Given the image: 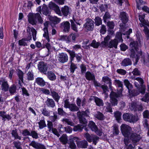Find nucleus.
Returning <instances> with one entry per match:
<instances>
[{"label": "nucleus", "instance_id": "f257e3e1", "mask_svg": "<svg viewBox=\"0 0 149 149\" xmlns=\"http://www.w3.org/2000/svg\"><path fill=\"white\" fill-rule=\"evenodd\" d=\"M111 37L107 35L104 38V40L101 42V45L104 48L107 47L110 48L113 47L116 48L118 45V42H122V34L120 32H117L115 38L110 41Z\"/></svg>", "mask_w": 149, "mask_h": 149}, {"label": "nucleus", "instance_id": "f03ea898", "mask_svg": "<svg viewBox=\"0 0 149 149\" xmlns=\"http://www.w3.org/2000/svg\"><path fill=\"white\" fill-rule=\"evenodd\" d=\"M114 85L116 87L120 88L119 90L117 89V93L112 91L110 94V102L112 106L117 105L118 103L117 98L121 97L122 95V92L123 90V82L119 80L115 79L113 82Z\"/></svg>", "mask_w": 149, "mask_h": 149}, {"label": "nucleus", "instance_id": "7ed1b4c3", "mask_svg": "<svg viewBox=\"0 0 149 149\" xmlns=\"http://www.w3.org/2000/svg\"><path fill=\"white\" fill-rule=\"evenodd\" d=\"M120 128L123 136L125 137L129 138L134 143L139 141L141 138L140 135L132 133V128L128 125L123 124L121 126Z\"/></svg>", "mask_w": 149, "mask_h": 149}, {"label": "nucleus", "instance_id": "20e7f679", "mask_svg": "<svg viewBox=\"0 0 149 149\" xmlns=\"http://www.w3.org/2000/svg\"><path fill=\"white\" fill-rule=\"evenodd\" d=\"M120 17L123 23L120 24V31L122 32L125 31L126 30L125 24L128 20V16L125 12H123L120 13Z\"/></svg>", "mask_w": 149, "mask_h": 149}, {"label": "nucleus", "instance_id": "39448f33", "mask_svg": "<svg viewBox=\"0 0 149 149\" xmlns=\"http://www.w3.org/2000/svg\"><path fill=\"white\" fill-rule=\"evenodd\" d=\"M90 113L89 109H86L85 111H78L77 112V115L78 117L80 123L85 125H87V122L86 120L84 118L85 116H88Z\"/></svg>", "mask_w": 149, "mask_h": 149}, {"label": "nucleus", "instance_id": "423d86ee", "mask_svg": "<svg viewBox=\"0 0 149 149\" xmlns=\"http://www.w3.org/2000/svg\"><path fill=\"white\" fill-rule=\"evenodd\" d=\"M123 117L124 120L130 123H135L139 120L138 116L134 115L130 113L124 114Z\"/></svg>", "mask_w": 149, "mask_h": 149}, {"label": "nucleus", "instance_id": "0eeeda50", "mask_svg": "<svg viewBox=\"0 0 149 149\" xmlns=\"http://www.w3.org/2000/svg\"><path fill=\"white\" fill-rule=\"evenodd\" d=\"M66 51L69 53L70 55V60H71V59H72L73 61L74 58L75 57L78 62H79L81 61L82 58V56L81 54H76L74 51L68 49L66 50Z\"/></svg>", "mask_w": 149, "mask_h": 149}, {"label": "nucleus", "instance_id": "6e6552de", "mask_svg": "<svg viewBox=\"0 0 149 149\" xmlns=\"http://www.w3.org/2000/svg\"><path fill=\"white\" fill-rule=\"evenodd\" d=\"M88 127L93 131H94L98 135L101 136L102 132L101 130L98 129L95 123L93 121H90L88 124Z\"/></svg>", "mask_w": 149, "mask_h": 149}, {"label": "nucleus", "instance_id": "1a4fd4ad", "mask_svg": "<svg viewBox=\"0 0 149 149\" xmlns=\"http://www.w3.org/2000/svg\"><path fill=\"white\" fill-rule=\"evenodd\" d=\"M86 23L84 26L86 29L89 31L93 30L94 27V22L91 19L88 18L86 19Z\"/></svg>", "mask_w": 149, "mask_h": 149}, {"label": "nucleus", "instance_id": "9d476101", "mask_svg": "<svg viewBox=\"0 0 149 149\" xmlns=\"http://www.w3.org/2000/svg\"><path fill=\"white\" fill-rule=\"evenodd\" d=\"M78 138L76 137H74L72 136H70L68 140V143L69 145V147L71 149H75L76 148V144L74 143V141H77Z\"/></svg>", "mask_w": 149, "mask_h": 149}, {"label": "nucleus", "instance_id": "9b49d317", "mask_svg": "<svg viewBox=\"0 0 149 149\" xmlns=\"http://www.w3.org/2000/svg\"><path fill=\"white\" fill-rule=\"evenodd\" d=\"M49 7L50 9L54 10L55 12L60 16H62L59 7L55 3L50 2L49 4Z\"/></svg>", "mask_w": 149, "mask_h": 149}, {"label": "nucleus", "instance_id": "f8f14e48", "mask_svg": "<svg viewBox=\"0 0 149 149\" xmlns=\"http://www.w3.org/2000/svg\"><path fill=\"white\" fill-rule=\"evenodd\" d=\"M57 58L58 61L60 63H63L67 62L68 59L67 54L63 52L59 53Z\"/></svg>", "mask_w": 149, "mask_h": 149}, {"label": "nucleus", "instance_id": "ddd939ff", "mask_svg": "<svg viewBox=\"0 0 149 149\" xmlns=\"http://www.w3.org/2000/svg\"><path fill=\"white\" fill-rule=\"evenodd\" d=\"M0 85H1V88L2 90L4 91H8L9 88V85L7 81L4 78L0 79Z\"/></svg>", "mask_w": 149, "mask_h": 149}, {"label": "nucleus", "instance_id": "4468645a", "mask_svg": "<svg viewBox=\"0 0 149 149\" xmlns=\"http://www.w3.org/2000/svg\"><path fill=\"white\" fill-rule=\"evenodd\" d=\"M48 25V23L47 22H46L44 23V25L45 27L43 29L44 31V33L43 34V36L48 42H49L50 41V39L49 36L48 30L47 28Z\"/></svg>", "mask_w": 149, "mask_h": 149}, {"label": "nucleus", "instance_id": "2eb2a0df", "mask_svg": "<svg viewBox=\"0 0 149 149\" xmlns=\"http://www.w3.org/2000/svg\"><path fill=\"white\" fill-rule=\"evenodd\" d=\"M139 19L141 22V23H139V25L141 27H143L144 25H146L149 27V22L144 19L145 15H139Z\"/></svg>", "mask_w": 149, "mask_h": 149}, {"label": "nucleus", "instance_id": "dca6fc26", "mask_svg": "<svg viewBox=\"0 0 149 149\" xmlns=\"http://www.w3.org/2000/svg\"><path fill=\"white\" fill-rule=\"evenodd\" d=\"M136 52L137 53V54L136 55V54L134 51V52L132 51L130 55V57L131 58H135L136 63H137L138 60L139 59L140 56H141L142 55V52L140 50H139V51Z\"/></svg>", "mask_w": 149, "mask_h": 149}, {"label": "nucleus", "instance_id": "f3484780", "mask_svg": "<svg viewBox=\"0 0 149 149\" xmlns=\"http://www.w3.org/2000/svg\"><path fill=\"white\" fill-rule=\"evenodd\" d=\"M36 13L30 14L28 17V21L32 25L36 24L37 23Z\"/></svg>", "mask_w": 149, "mask_h": 149}, {"label": "nucleus", "instance_id": "a211bd4d", "mask_svg": "<svg viewBox=\"0 0 149 149\" xmlns=\"http://www.w3.org/2000/svg\"><path fill=\"white\" fill-rule=\"evenodd\" d=\"M102 81L103 82L108 85L109 88L110 89L112 88V80L108 76H106L103 77L102 78Z\"/></svg>", "mask_w": 149, "mask_h": 149}, {"label": "nucleus", "instance_id": "6ab92c4d", "mask_svg": "<svg viewBox=\"0 0 149 149\" xmlns=\"http://www.w3.org/2000/svg\"><path fill=\"white\" fill-rule=\"evenodd\" d=\"M77 144L78 148H86L88 146V143L85 140L77 141Z\"/></svg>", "mask_w": 149, "mask_h": 149}, {"label": "nucleus", "instance_id": "aec40b11", "mask_svg": "<svg viewBox=\"0 0 149 149\" xmlns=\"http://www.w3.org/2000/svg\"><path fill=\"white\" fill-rule=\"evenodd\" d=\"M38 68L40 72H46L47 69V65L45 64L43 62H40L39 63L38 65Z\"/></svg>", "mask_w": 149, "mask_h": 149}, {"label": "nucleus", "instance_id": "412c9836", "mask_svg": "<svg viewBox=\"0 0 149 149\" xmlns=\"http://www.w3.org/2000/svg\"><path fill=\"white\" fill-rule=\"evenodd\" d=\"M45 103L47 106L49 107L53 108L55 106V102L52 99L47 98Z\"/></svg>", "mask_w": 149, "mask_h": 149}, {"label": "nucleus", "instance_id": "4be33fe9", "mask_svg": "<svg viewBox=\"0 0 149 149\" xmlns=\"http://www.w3.org/2000/svg\"><path fill=\"white\" fill-rule=\"evenodd\" d=\"M61 26L63 28L65 32H68L70 29V23L68 22H63L61 24Z\"/></svg>", "mask_w": 149, "mask_h": 149}, {"label": "nucleus", "instance_id": "5701e85b", "mask_svg": "<svg viewBox=\"0 0 149 149\" xmlns=\"http://www.w3.org/2000/svg\"><path fill=\"white\" fill-rule=\"evenodd\" d=\"M82 125L78 124L77 125L74 126L73 130L75 132H81L82 131L84 127L86 126L87 125L81 124Z\"/></svg>", "mask_w": 149, "mask_h": 149}, {"label": "nucleus", "instance_id": "b1692460", "mask_svg": "<svg viewBox=\"0 0 149 149\" xmlns=\"http://www.w3.org/2000/svg\"><path fill=\"white\" fill-rule=\"evenodd\" d=\"M61 12L62 14V15H63L65 16H67L70 13L69 7L67 6H64L61 8Z\"/></svg>", "mask_w": 149, "mask_h": 149}, {"label": "nucleus", "instance_id": "393cba45", "mask_svg": "<svg viewBox=\"0 0 149 149\" xmlns=\"http://www.w3.org/2000/svg\"><path fill=\"white\" fill-rule=\"evenodd\" d=\"M29 38V39L24 38L19 40L18 41L19 44L21 46H27V43L26 41H27L31 40L32 38L31 35H30Z\"/></svg>", "mask_w": 149, "mask_h": 149}, {"label": "nucleus", "instance_id": "a878e982", "mask_svg": "<svg viewBox=\"0 0 149 149\" xmlns=\"http://www.w3.org/2000/svg\"><path fill=\"white\" fill-rule=\"evenodd\" d=\"M35 82L38 85L42 87L44 86L46 84V82L43 78L40 77L36 78Z\"/></svg>", "mask_w": 149, "mask_h": 149}, {"label": "nucleus", "instance_id": "bb28decb", "mask_svg": "<svg viewBox=\"0 0 149 149\" xmlns=\"http://www.w3.org/2000/svg\"><path fill=\"white\" fill-rule=\"evenodd\" d=\"M85 77L87 80L89 81H93L95 79L94 74L89 71H87L86 72Z\"/></svg>", "mask_w": 149, "mask_h": 149}, {"label": "nucleus", "instance_id": "cd10ccee", "mask_svg": "<svg viewBox=\"0 0 149 149\" xmlns=\"http://www.w3.org/2000/svg\"><path fill=\"white\" fill-rule=\"evenodd\" d=\"M130 46L132 51L135 50L136 51H139L138 48V43L137 42L133 41L131 42L130 44Z\"/></svg>", "mask_w": 149, "mask_h": 149}, {"label": "nucleus", "instance_id": "c85d7f7f", "mask_svg": "<svg viewBox=\"0 0 149 149\" xmlns=\"http://www.w3.org/2000/svg\"><path fill=\"white\" fill-rule=\"evenodd\" d=\"M38 123L39 125L38 127L40 129H42L47 126L45 118L44 117H42V119L40 120Z\"/></svg>", "mask_w": 149, "mask_h": 149}, {"label": "nucleus", "instance_id": "c756f323", "mask_svg": "<svg viewBox=\"0 0 149 149\" xmlns=\"http://www.w3.org/2000/svg\"><path fill=\"white\" fill-rule=\"evenodd\" d=\"M46 75L48 79L51 81H54L56 79L55 74L52 71L47 72Z\"/></svg>", "mask_w": 149, "mask_h": 149}, {"label": "nucleus", "instance_id": "7c9ffc66", "mask_svg": "<svg viewBox=\"0 0 149 149\" xmlns=\"http://www.w3.org/2000/svg\"><path fill=\"white\" fill-rule=\"evenodd\" d=\"M51 96L55 101L58 102L60 98L58 93L54 91H51Z\"/></svg>", "mask_w": 149, "mask_h": 149}, {"label": "nucleus", "instance_id": "2f4dec72", "mask_svg": "<svg viewBox=\"0 0 149 149\" xmlns=\"http://www.w3.org/2000/svg\"><path fill=\"white\" fill-rule=\"evenodd\" d=\"M41 12L44 15L47 16H49L51 13L48 8L46 6H43L42 7Z\"/></svg>", "mask_w": 149, "mask_h": 149}, {"label": "nucleus", "instance_id": "473e14b6", "mask_svg": "<svg viewBox=\"0 0 149 149\" xmlns=\"http://www.w3.org/2000/svg\"><path fill=\"white\" fill-rule=\"evenodd\" d=\"M40 111L44 116L49 117L50 114V111L48 110L46 108H43L40 109Z\"/></svg>", "mask_w": 149, "mask_h": 149}, {"label": "nucleus", "instance_id": "72a5a7b5", "mask_svg": "<svg viewBox=\"0 0 149 149\" xmlns=\"http://www.w3.org/2000/svg\"><path fill=\"white\" fill-rule=\"evenodd\" d=\"M132 64L131 61L129 58H127L124 59L122 61L121 64L122 66H126L131 65Z\"/></svg>", "mask_w": 149, "mask_h": 149}, {"label": "nucleus", "instance_id": "f704fd0d", "mask_svg": "<svg viewBox=\"0 0 149 149\" xmlns=\"http://www.w3.org/2000/svg\"><path fill=\"white\" fill-rule=\"evenodd\" d=\"M70 61L71 64L70 68V70L71 73H73L75 69L77 68V67L76 65L73 63L72 59H71V60H70Z\"/></svg>", "mask_w": 149, "mask_h": 149}, {"label": "nucleus", "instance_id": "c9c22d12", "mask_svg": "<svg viewBox=\"0 0 149 149\" xmlns=\"http://www.w3.org/2000/svg\"><path fill=\"white\" fill-rule=\"evenodd\" d=\"M94 117L100 120H103L104 118L103 114L100 112L98 111L97 113L94 115Z\"/></svg>", "mask_w": 149, "mask_h": 149}, {"label": "nucleus", "instance_id": "e433bc0d", "mask_svg": "<svg viewBox=\"0 0 149 149\" xmlns=\"http://www.w3.org/2000/svg\"><path fill=\"white\" fill-rule=\"evenodd\" d=\"M131 89L128 90V92L130 97L134 96L139 94L140 92L137 90H133L131 91Z\"/></svg>", "mask_w": 149, "mask_h": 149}, {"label": "nucleus", "instance_id": "4c0bfd02", "mask_svg": "<svg viewBox=\"0 0 149 149\" xmlns=\"http://www.w3.org/2000/svg\"><path fill=\"white\" fill-rule=\"evenodd\" d=\"M49 20L53 22L54 24H57L60 22L61 19L56 16H50L49 17Z\"/></svg>", "mask_w": 149, "mask_h": 149}, {"label": "nucleus", "instance_id": "58836bf2", "mask_svg": "<svg viewBox=\"0 0 149 149\" xmlns=\"http://www.w3.org/2000/svg\"><path fill=\"white\" fill-rule=\"evenodd\" d=\"M34 79V74L31 70L28 72L27 74V79L29 81L33 80Z\"/></svg>", "mask_w": 149, "mask_h": 149}, {"label": "nucleus", "instance_id": "ea45409f", "mask_svg": "<svg viewBox=\"0 0 149 149\" xmlns=\"http://www.w3.org/2000/svg\"><path fill=\"white\" fill-rule=\"evenodd\" d=\"M95 102L96 104L99 106H103V103L102 100L96 97L94 98Z\"/></svg>", "mask_w": 149, "mask_h": 149}, {"label": "nucleus", "instance_id": "a19ab883", "mask_svg": "<svg viewBox=\"0 0 149 149\" xmlns=\"http://www.w3.org/2000/svg\"><path fill=\"white\" fill-rule=\"evenodd\" d=\"M78 36V34L77 33H72L69 36V39L70 40V42L72 40L75 41L76 38Z\"/></svg>", "mask_w": 149, "mask_h": 149}, {"label": "nucleus", "instance_id": "79ce46f5", "mask_svg": "<svg viewBox=\"0 0 149 149\" xmlns=\"http://www.w3.org/2000/svg\"><path fill=\"white\" fill-rule=\"evenodd\" d=\"M18 76L19 78V84H21L22 82H23V73L21 70H19L18 73Z\"/></svg>", "mask_w": 149, "mask_h": 149}, {"label": "nucleus", "instance_id": "37998d69", "mask_svg": "<svg viewBox=\"0 0 149 149\" xmlns=\"http://www.w3.org/2000/svg\"><path fill=\"white\" fill-rule=\"evenodd\" d=\"M60 141L63 144H65L68 143V137L65 135H62L60 138Z\"/></svg>", "mask_w": 149, "mask_h": 149}, {"label": "nucleus", "instance_id": "c03bdc74", "mask_svg": "<svg viewBox=\"0 0 149 149\" xmlns=\"http://www.w3.org/2000/svg\"><path fill=\"white\" fill-rule=\"evenodd\" d=\"M10 93L11 95H14L16 92V86L15 85L13 84L11 85L9 88Z\"/></svg>", "mask_w": 149, "mask_h": 149}, {"label": "nucleus", "instance_id": "a18cd8bd", "mask_svg": "<svg viewBox=\"0 0 149 149\" xmlns=\"http://www.w3.org/2000/svg\"><path fill=\"white\" fill-rule=\"evenodd\" d=\"M95 25L97 26H99L102 24V20L101 18L98 17H96L94 19Z\"/></svg>", "mask_w": 149, "mask_h": 149}, {"label": "nucleus", "instance_id": "49530a36", "mask_svg": "<svg viewBox=\"0 0 149 149\" xmlns=\"http://www.w3.org/2000/svg\"><path fill=\"white\" fill-rule=\"evenodd\" d=\"M125 85L128 89V90L132 88V85L130 84L128 79H124L123 81Z\"/></svg>", "mask_w": 149, "mask_h": 149}, {"label": "nucleus", "instance_id": "de8ad7c7", "mask_svg": "<svg viewBox=\"0 0 149 149\" xmlns=\"http://www.w3.org/2000/svg\"><path fill=\"white\" fill-rule=\"evenodd\" d=\"M121 113L119 111H116L114 113V116L118 122H119L121 118Z\"/></svg>", "mask_w": 149, "mask_h": 149}, {"label": "nucleus", "instance_id": "09e8293b", "mask_svg": "<svg viewBox=\"0 0 149 149\" xmlns=\"http://www.w3.org/2000/svg\"><path fill=\"white\" fill-rule=\"evenodd\" d=\"M70 110L73 111H77L79 109V108L74 104H71L69 108Z\"/></svg>", "mask_w": 149, "mask_h": 149}, {"label": "nucleus", "instance_id": "8fccbe9b", "mask_svg": "<svg viewBox=\"0 0 149 149\" xmlns=\"http://www.w3.org/2000/svg\"><path fill=\"white\" fill-rule=\"evenodd\" d=\"M93 135V134L90 135L88 133H86L84 134V137L89 142L91 143L92 142Z\"/></svg>", "mask_w": 149, "mask_h": 149}, {"label": "nucleus", "instance_id": "3c124183", "mask_svg": "<svg viewBox=\"0 0 149 149\" xmlns=\"http://www.w3.org/2000/svg\"><path fill=\"white\" fill-rule=\"evenodd\" d=\"M99 45L103 47L101 45V43L100 44L99 42H97L96 41L93 40L91 43L90 44V46L93 47L94 48H97Z\"/></svg>", "mask_w": 149, "mask_h": 149}, {"label": "nucleus", "instance_id": "603ef678", "mask_svg": "<svg viewBox=\"0 0 149 149\" xmlns=\"http://www.w3.org/2000/svg\"><path fill=\"white\" fill-rule=\"evenodd\" d=\"M11 134L12 136L14 137L15 139H18L19 140L21 139V137L19 136L16 130H13L12 131Z\"/></svg>", "mask_w": 149, "mask_h": 149}, {"label": "nucleus", "instance_id": "864d4df0", "mask_svg": "<svg viewBox=\"0 0 149 149\" xmlns=\"http://www.w3.org/2000/svg\"><path fill=\"white\" fill-rule=\"evenodd\" d=\"M40 144V143L37 142L35 141H32L29 144V145L32 146L36 149H38Z\"/></svg>", "mask_w": 149, "mask_h": 149}, {"label": "nucleus", "instance_id": "5fc2aeb1", "mask_svg": "<svg viewBox=\"0 0 149 149\" xmlns=\"http://www.w3.org/2000/svg\"><path fill=\"white\" fill-rule=\"evenodd\" d=\"M62 121L65 124H67L71 126H73L74 124L72 121L69 119L63 118L62 119Z\"/></svg>", "mask_w": 149, "mask_h": 149}, {"label": "nucleus", "instance_id": "6e6d98bb", "mask_svg": "<svg viewBox=\"0 0 149 149\" xmlns=\"http://www.w3.org/2000/svg\"><path fill=\"white\" fill-rule=\"evenodd\" d=\"M113 134L114 135H117L118 134L119 131L118 129V126L116 125H114L113 126Z\"/></svg>", "mask_w": 149, "mask_h": 149}, {"label": "nucleus", "instance_id": "4d7b16f0", "mask_svg": "<svg viewBox=\"0 0 149 149\" xmlns=\"http://www.w3.org/2000/svg\"><path fill=\"white\" fill-rule=\"evenodd\" d=\"M59 40L61 41H65L67 43H70V40L69 39V36H61L59 38Z\"/></svg>", "mask_w": 149, "mask_h": 149}, {"label": "nucleus", "instance_id": "13d9d810", "mask_svg": "<svg viewBox=\"0 0 149 149\" xmlns=\"http://www.w3.org/2000/svg\"><path fill=\"white\" fill-rule=\"evenodd\" d=\"M146 26V25H144L143 26L144 28L143 31L146 36L147 40H148L149 39V29Z\"/></svg>", "mask_w": 149, "mask_h": 149}, {"label": "nucleus", "instance_id": "bf43d9fd", "mask_svg": "<svg viewBox=\"0 0 149 149\" xmlns=\"http://www.w3.org/2000/svg\"><path fill=\"white\" fill-rule=\"evenodd\" d=\"M14 146L17 149H22L21 147V143L19 141H14L13 142Z\"/></svg>", "mask_w": 149, "mask_h": 149}, {"label": "nucleus", "instance_id": "052dcab7", "mask_svg": "<svg viewBox=\"0 0 149 149\" xmlns=\"http://www.w3.org/2000/svg\"><path fill=\"white\" fill-rule=\"evenodd\" d=\"M30 136H31L33 138L36 139L38 138V133L34 130H32L31 131Z\"/></svg>", "mask_w": 149, "mask_h": 149}, {"label": "nucleus", "instance_id": "680f3d73", "mask_svg": "<svg viewBox=\"0 0 149 149\" xmlns=\"http://www.w3.org/2000/svg\"><path fill=\"white\" fill-rule=\"evenodd\" d=\"M137 104L136 103L132 102L130 104L129 108L132 111H136V108L137 107Z\"/></svg>", "mask_w": 149, "mask_h": 149}, {"label": "nucleus", "instance_id": "e2e57ef3", "mask_svg": "<svg viewBox=\"0 0 149 149\" xmlns=\"http://www.w3.org/2000/svg\"><path fill=\"white\" fill-rule=\"evenodd\" d=\"M142 101L148 102L149 101V89L148 93H147L145 96L141 99Z\"/></svg>", "mask_w": 149, "mask_h": 149}, {"label": "nucleus", "instance_id": "0e129e2a", "mask_svg": "<svg viewBox=\"0 0 149 149\" xmlns=\"http://www.w3.org/2000/svg\"><path fill=\"white\" fill-rule=\"evenodd\" d=\"M108 6L107 4H102L101 5L99 8L101 12H105L107 10Z\"/></svg>", "mask_w": 149, "mask_h": 149}, {"label": "nucleus", "instance_id": "69168bd1", "mask_svg": "<svg viewBox=\"0 0 149 149\" xmlns=\"http://www.w3.org/2000/svg\"><path fill=\"white\" fill-rule=\"evenodd\" d=\"M70 22L71 29L76 32H77L78 30L76 24L72 20H71Z\"/></svg>", "mask_w": 149, "mask_h": 149}, {"label": "nucleus", "instance_id": "338daca9", "mask_svg": "<svg viewBox=\"0 0 149 149\" xmlns=\"http://www.w3.org/2000/svg\"><path fill=\"white\" fill-rule=\"evenodd\" d=\"M131 78L132 79L136 80H137L138 81V82H139L140 84H142L143 83V80L140 77H136L134 76H132L131 77Z\"/></svg>", "mask_w": 149, "mask_h": 149}, {"label": "nucleus", "instance_id": "774afa93", "mask_svg": "<svg viewBox=\"0 0 149 149\" xmlns=\"http://www.w3.org/2000/svg\"><path fill=\"white\" fill-rule=\"evenodd\" d=\"M47 126L49 129V131L50 132L51 130L54 128L52 122L49 120L47 121Z\"/></svg>", "mask_w": 149, "mask_h": 149}]
</instances>
